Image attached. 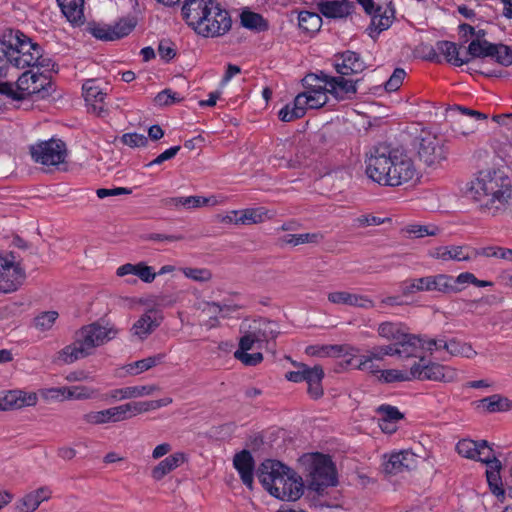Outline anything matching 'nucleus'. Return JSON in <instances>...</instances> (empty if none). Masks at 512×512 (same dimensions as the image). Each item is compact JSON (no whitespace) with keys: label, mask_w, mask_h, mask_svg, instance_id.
I'll use <instances>...</instances> for the list:
<instances>
[{"label":"nucleus","mask_w":512,"mask_h":512,"mask_svg":"<svg viewBox=\"0 0 512 512\" xmlns=\"http://www.w3.org/2000/svg\"><path fill=\"white\" fill-rule=\"evenodd\" d=\"M433 258L441 259L443 261H468L470 256L464 253L463 246H440L430 252Z\"/></svg>","instance_id":"nucleus-30"},{"label":"nucleus","mask_w":512,"mask_h":512,"mask_svg":"<svg viewBox=\"0 0 512 512\" xmlns=\"http://www.w3.org/2000/svg\"><path fill=\"white\" fill-rule=\"evenodd\" d=\"M511 181L500 170L480 171L476 180L472 182L471 191L482 206L493 210V214L502 210L511 197Z\"/></svg>","instance_id":"nucleus-5"},{"label":"nucleus","mask_w":512,"mask_h":512,"mask_svg":"<svg viewBox=\"0 0 512 512\" xmlns=\"http://www.w3.org/2000/svg\"><path fill=\"white\" fill-rule=\"evenodd\" d=\"M496 51L495 43L487 40L473 39L467 48L466 54L470 56V60L474 58H486L493 56Z\"/></svg>","instance_id":"nucleus-34"},{"label":"nucleus","mask_w":512,"mask_h":512,"mask_svg":"<svg viewBox=\"0 0 512 512\" xmlns=\"http://www.w3.org/2000/svg\"><path fill=\"white\" fill-rule=\"evenodd\" d=\"M233 466L238 471L243 484L253 489L255 461L250 451L244 449L234 455Z\"/></svg>","instance_id":"nucleus-17"},{"label":"nucleus","mask_w":512,"mask_h":512,"mask_svg":"<svg viewBox=\"0 0 512 512\" xmlns=\"http://www.w3.org/2000/svg\"><path fill=\"white\" fill-rule=\"evenodd\" d=\"M50 393H52V397L65 396L67 393V398L74 399H89L93 396L94 391L88 387H73V388H55L51 389Z\"/></svg>","instance_id":"nucleus-38"},{"label":"nucleus","mask_w":512,"mask_h":512,"mask_svg":"<svg viewBox=\"0 0 512 512\" xmlns=\"http://www.w3.org/2000/svg\"><path fill=\"white\" fill-rule=\"evenodd\" d=\"M477 444H475L474 440L471 439H462L456 445V450L459 455L482 462L484 457L479 456V451L477 450Z\"/></svg>","instance_id":"nucleus-40"},{"label":"nucleus","mask_w":512,"mask_h":512,"mask_svg":"<svg viewBox=\"0 0 512 512\" xmlns=\"http://www.w3.org/2000/svg\"><path fill=\"white\" fill-rule=\"evenodd\" d=\"M481 255L485 257H496L504 260L512 261V249L502 247H484L481 249Z\"/></svg>","instance_id":"nucleus-57"},{"label":"nucleus","mask_w":512,"mask_h":512,"mask_svg":"<svg viewBox=\"0 0 512 512\" xmlns=\"http://www.w3.org/2000/svg\"><path fill=\"white\" fill-rule=\"evenodd\" d=\"M181 100L182 98H177L172 90L164 89L155 96L154 103L158 106H168Z\"/></svg>","instance_id":"nucleus-61"},{"label":"nucleus","mask_w":512,"mask_h":512,"mask_svg":"<svg viewBox=\"0 0 512 512\" xmlns=\"http://www.w3.org/2000/svg\"><path fill=\"white\" fill-rule=\"evenodd\" d=\"M299 462L305 467L308 489L322 493L327 487L337 484L336 469L329 456L312 453L299 458Z\"/></svg>","instance_id":"nucleus-7"},{"label":"nucleus","mask_w":512,"mask_h":512,"mask_svg":"<svg viewBox=\"0 0 512 512\" xmlns=\"http://www.w3.org/2000/svg\"><path fill=\"white\" fill-rule=\"evenodd\" d=\"M496 51L493 53L491 58L495 59V61L504 67H509L512 65V48L503 43H495Z\"/></svg>","instance_id":"nucleus-46"},{"label":"nucleus","mask_w":512,"mask_h":512,"mask_svg":"<svg viewBox=\"0 0 512 512\" xmlns=\"http://www.w3.org/2000/svg\"><path fill=\"white\" fill-rule=\"evenodd\" d=\"M51 497V490L48 487H40L22 497L17 505L18 512H34L42 502Z\"/></svg>","instance_id":"nucleus-27"},{"label":"nucleus","mask_w":512,"mask_h":512,"mask_svg":"<svg viewBox=\"0 0 512 512\" xmlns=\"http://www.w3.org/2000/svg\"><path fill=\"white\" fill-rule=\"evenodd\" d=\"M299 27L308 32H318L322 26V18L316 12L301 11L298 15Z\"/></svg>","instance_id":"nucleus-37"},{"label":"nucleus","mask_w":512,"mask_h":512,"mask_svg":"<svg viewBox=\"0 0 512 512\" xmlns=\"http://www.w3.org/2000/svg\"><path fill=\"white\" fill-rule=\"evenodd\" d=\"M186 461V455L176 452L160 461L151 471L153 479L159 481Z\"/></svg>","instance_id":"nucleus-29"},{"label":"nucleus","mask_w":512,"mask_h":512,"mask_svg":"<svg viewBox=\"0 0 512 512\" xmlns=\"http://www.w3.org/2000/svg\"><path fill=\"white\" fill-rule=\"evenodd\" d=\"M40 47L23 32L11 31L8 40H0V76L9 64L19 69L34 65Z\"/></svg>","instance_id":"nucleus-6"},{"label":"nucleus","mask_w":512,"mask_h":512,"mask_svg":"<svg viewBox=\"0 0 512 512\" xmlns=\"http://www.w3.org/2000/svg\"><path fill=\"white\" fill-rule=\"evenodd\" d=\"M417 154L427 167L437 168L448 156L445 140L431 133H423L419 137Z\"/></svg>","instance_id":"nucleus-9"},{"label":"nucleus","mask_w":512,"mask_h":512,"mask_svg":"<svg viewBox=\"0 0 512 512\" xmlns=\"http://www.w3.org/2000/svg\"><path fill=\"white\" fill-rule=\"evenodd\" d=\"M61 12L73 25H82L84 17V0H56Z\"/></svg>","instance_id":"nucleus-28"},{"label":"nucleus","mask_w":512,"mask_h":512,"mask_svg":"<svg viewBox=\"0 0 512 512\" xmlns=\"http://www.w3.org/2000/svg\"><path fill=\"white\" fill-rule=\"evenodd\" d=\"M328 93L327 88L322 86L306 92L308 108L318 109L323 107L328 102Z\"/></svg>","instance_id":"nucleus-39"},{"label":"nucleus","mask_w":512,"mask_h":512,"mask_svg":"<svg viewBox=\"0 0 512 512\" xmlns=\"http://www.w3.org/2000/svg\"><path fill=\"white\" fill-rule=\"evenodd\" d=\"M33 86L35 87V94H41L44 97L48 94V90L51 87V78L44 72H34Z\"/></svg>","instance_id":"nucleus-52"},{"label":"nucleus","mask_w":512,"mask_h":512,"mask_svg":"<svg viewBox=\"0 0 512 512\" xmlns=\"http://www.w3.org/2000/svg\"><path fill=\"white\" fill-rule=\"evenodd\" d=\"M83 419L87 423L96 425L127 420L123 404L101 411L89 412L83 416Z\"/></svg>","instance_id":"nucleus-22"},{"label":"nucleus","mask_w":512,"mask_h":512,"mask_svg":"<svg viewBox=\"0 0 512 512\" xmlns=\"http://www.w3.org/2000/svg\"><path fill=\"white\" fill-rule=\"evenodd\" d=\"M377 332L382 338L398 342L407 332V328L402 323L383 322L378 326Z\"/></svg>","instance_id":"nucleus-35"},{"label":"nucleus","mask_w":512,"mask_h":512,"mask_svg":"<svg viewBox=\"0 0 512 512\" xmlns=\"http://www.w3.org/2000/svg\"><path fill=\"white\" fill-rule=\"evenodd\" d=\"M234 219L227 216L229 222L234 221L236 224H254L262 221V214L257 209H245L242 211L240 217H237V212H234Z\"/></svg>","instance_id":"nucleus-47"},{"label":"nucleus","mask_w":512,"mask_h":512,"mask_svg":"<svg viewBox=\"0 0 512 512\" xmlns=\"http://www.w3.org/2000/svg\"><path fill=\"white\" fill-rule=\"evenodd\" d=\"M182 15L186 23L203 37L222 36L232 26L228 11L216 0H186Z\"/></svg>","instance_id":"nucleus-2"},{"label":"nucleus","mask_w":512,"mask_h":512,"mask_svg":"<svg viewBox=\"0 0 512 512\" xmlns=\"http://www.w3.org/2000/svg\"><path fill=\"white\" fill-rule=\"evenodd\" d=\"M406 232L415 238H421L424 236H435L438 234L439 229L436 226L409 225L406 228Z\"/></svg>","instance_id":"nucleus-53"},{"label":"nucleus","mask_w":512,"mask_h":512,"mask_svg":"<svg viewBox=\"0 0 512 512\" xmlns=\"http://www.w3.org/2000/svg\"><path fill=\"white\" fill-rule=\"evenodd\" d=\"M164 358H165V354L160 353L157 355L149 356L147 358L138 360V361L134 362L132 365H130L131 370L133 368H136L137 371H128V373H130L132 375H138V374H140L144 371H147V370L153 368L154 366L162 363Z\"/></svg>","instance_id":"nucleus-41"},{"label":"nucleus","mask_w":512,"mask_h":512,"mask_svg":"<svg viewBox=\"0 0 512 512\" xmlns=\"http://www.w3.org/2000/svg\"><path fill=\"white\" fill-rule=\"evenodd\" d=\"M482 463L488 466L486 470L487 482L490 487L491 492L497 498H504L505 489L504 483L501 480L500 470L502 468L501 461L497 458L495 454L489 452L483 459Z\"/></svg>","instance_id":"nucleus-16"},{"label":"nucleus","mask_w":512,"mask_h":512,"mask_svg":"<svg viewBox=\"0 0 512 512\" xmlns=\"http://www.w3.org/2000/svg\"><path fill=\"white\" fill-rule=\"evenodd\" d=\"M462 288L454 286V277L447 274H437L407 280L404 283L405 295L422 291H438L444 294L458 293Z\"/></svg>","instance_id":"nucleus-8"},{"label":"nucleus","mask_w":512,"mask_h":512,"mask_svg":"<svg viewBox=\"0 0 512 512\" xmlns=\"http://www.w3.org/2000/svg\"><path fill=\"white\" fill-rule=\"evenodd\" d=\"M398 357L408 359L411 357H422L421 353L425 348V340L417 335L406 332L404 336L397 342Z\"/></svg>","instance_id":"nucleus-23"},{"label":"nucleus","mask_w":512,"mask_h":512,"mask_svg":"<svg viewBox=\"0 0 512 512\" xmlns=\"http://www.w3.org/2000/svg\"><path fill=\"white\" fill-rule=\"evenodd\" d=\"M383 471L389 475H396L405 471L398 453L391 454L389 459L383 463Z\"/></svg>","instance_id":"nucleus-56"},{"label":"nucleus","mask_w":512,"mask_h":512,"mask_svg":"<svg viewBox=\"0 0 512 512\" xmlns=\"http://www.w3.org/2000/svg\"><path fill=\"white\" fill-rule=\"evenodd\" d=\"M30 153L35 162L47 166L63 163L67 155L66 145L60 139H50L32 145Z\"/></svg>","instance_id":"nucleus-10"},{"label":"nucleus","mask_w":512,"mask_h":512,"mask_svg":"<svg viewBox=\"0 0 512 512\" xmlns=\"http://www.w3.org/2000/svg\"><path fill=\"white\" fill-rule=\"evenodd\" d=\"M328 300L333 304H342L353 307L370 309L374 307L373 300L367 296L350 293L347 291H335L328 294Z\"/></svg>","instance_id":"nucleus-24"},{"label":"nucleus","mask_w":512,"mask_h":512,"mask_svg":"<svg viewBox=\"0 0 512 512\" xmlns=\"http://www.w3.org/2000/svg\"><path fill=\"white\" fill-rule=\"evenodd\" d=\"M34 71L33 69L23 72L17 79L16 91L23 95L25 98L27 95L35 94V87L33 84Z\"/></svg>","instance_id":"nucleus-42"},{"label":"nucleus","mask_w":512,"mask_h":512,"mask_svg":"<svg viewBox=\"0 0 512 512\" xmlns=\"http://www.w3.org/2000/svg\"><path fill=\"white\" fill-rule=\"evenodd\" d=\"M322 238L317 233H304V234H287L280 238V241L284 244H291L297 246L304 243H317Z\"/></svg>","instance_id":"nucleus-43"},{"label":"nucleus","mask_w":512,"mask_h":512,"mask_svg":"<svg viewBox=\"0 0 512 512\" xmlns=\"http://www.w3.org/2000/svg\"><path fill=\"white\" fill-rule=\"evenodd\" d=\"M319 12L326 18H344L352 13L355 5L348 0L322 1L318 4Z\"/></svg>","instance_id":"nucleus-25"},{"label":"nucleus","mask_w":512,"mask_h":512,"mask_svg":"<svg viewBox=\"0 0 512 512\" xmlns=\"http://www.w3.org/2000/svg\"><path fill=\"white\" fill-rule=\"evenodd\" d=\"M263 488L280 500L296 501L304 492V482L293 469L278 460L266 459L256 470Z\"/></svg>","instance_id":"nucleus-3"},{"label":"nucleus","mask_w":512,"mask_h":512,"mask_svg":"<svg viewBox=\"0 0 512 512\" xmlns=\"http://www.w3.org/2000/svg\"><path fill=\"white\" fill-rule=\"evenodd\" d=\"M362 5L365 12L371 15V24L368 28L369 35L372 38L377 37L382 31L388 29L394 18V10L389 6L385 9L380 5H375L373 0H357Z\"/></svg>","instance_id":"nucleus-12"},{"label":"nucleus","mask_w":512,"mask_h":512,"mask_svg":"<svg viewBox=\"0 0 512 512\" xmlns=\"http://www.w3.org/2000/svg\"><path fill=\"white\" fill-rule=\"evenodd\" d=\"M334 67L340 75L358 74L366 69L361 56L350 50L334 55Z\"/></svg>","instance_id":"nucleus-15"},{"label":"nucleus","mask_w":512,"mask_h":512,"mask_svg":"<svg viewBox=\"0 0 512 512\" xmlns=\"http://www.w3.org/2000/svg\"><path fill=\"white\" fill-rule=\"evenodd\" d=\"M304 116V110L301 107H293L290 104L285 105L278 113V117L283 122H291Z\"/></svg>","instance_id":"nucleus-55"},{"label":"nucleus","mask_w":512,"mask_h":512,"mask_svg":"<svg viewBox=\"0 0 512 512\" xmlns=\"http://www.w3.org/2000/svg\"><path fill=\"white\" fill-rule=\"evenodd\" d=\"M162 320L163 316L159 311L149 309L133 324L131 331L143 340L161 325Z\"/></svg>","instance_id":"nucleus-18"},{"label":"nucleus","mask_w":512,"mask_h":512,"mask_svg":"<svg viewBox=\"0 0 512 512\" xmlns=\"http://www.w3.org/2000/svg\"><path fill=\"white\" fill-rule=\"evenodd\" d=\"M377 413L381 415L380 421L384 423H396L404 417L397 407L391 405L379 406Z\"/></svg>","instance_id":"nucleus-48"},{"label":"nucleus","mask_w":512,"mask_h":512,"mask_svg":"<svg viewBox=\"0 0 512 512\" xmlns=\"http://www.w3.org/2000/svg\"><path fill=\"white\" fill-rule=\"evenodd\" d=\"M183 274L196 282H208L212 279V272L207 268H182Z\"/></svg>","instance_id":"nucleus-49"},{"label":"nucleus","mask_w":512,"mask_h":512,"mask_svg":"<svg viewBox=\"0 0 512 512\" xmlns=\"http://www.w3.org/2000/svg\"><path fill=\"white\" fill-rule=\"evenodd\" d=\"M453 371L448 367L438 363L426 362L424 357H420L411 367V376L417 380L444 381L453 380Z\"/></svg>","instance_id":"nucleus-13"},{"label":"nucleus","mask_w":512,"mask_h":512,"mask_svg":"<svg viewBox=\"0 0 512 512\" xmlns=\"http://www.w3.org/2000/svg\"><path fill=\"white\" fill-rule=\"evenodd\" d=\"M347 363L355 366L359 370L368 371L372 374H381L382 371L379 370L378 366L373 363V360L369 359L364 355L361 357H353L350 360H348Z\"/></svg>","instance_id":"nucleus-51"},{"label":"nucleus","mask_w":512,"mask_h":512,"mask_svg":"<svg viewBox=\"0 0 512 512\" xmlns=\"http://www.w3.org/2000/svg\"><path fill=\"white\" fill-rule=\"evenodd\" d=\"M345 75H340L334 78H331V85L327 88V91L330 95H332L337 101H343L347 99H352L353 96L357 93L356 84L359 80H351L346 79Z\"/></svg>","instance_id":"nucleus-21"},{"label":"nucleus","mask_w":512,"mask_h":512,"mask_svg":"<svg viewBox=\"0 0 512 512\" xmlns=\"http://www.w3.org/2000/svg\"><path fill=\"white\" fill-rule=\"evenodd\" d=\"M437 50L445 56L448 63L455 66H462L470 62V58H461L459 56V47L451 41H438L436 43Z\"/></svg>","instance_id":"nucleus-31"},{"label":"nucleus","mask_w":512,"mask_h":512,"mask_svg":"<svg viewBox=\"0 0 512 512\" xmlns=\"http://www.w3.org/2000/svg\"><path fill=\"white\" fill-rule=\"evenodd\" d=\"M344 351L341 345H312L306 348V353L312 356H330L339 355Z\"/></svg>","instance_id":"nucleus-45"},{"label":"nucleus","mask_w":512,"mask_h":512,"mask_svg":"<svg viewBox=\"0 0 512 512\" xmlns=\"http://www.w3.org/2000/svg\"><path fill=\"white\" fill-rule=\"evenodd\" d=\"M379 380L384 383H393V382L411 381V380H413V377L411 376V369L409 371H402V370H397V369H387V370L381 371Z\"/></svg>","instance_id":"nucleus-44"},{"label":"nucleus","mask_w":512,"mask_h":512,"mask_svg":"<svg viewBox=\"0 0 512 512\" xmlns=\"http://www.w3.org/2000/svg\"><path fill=\"white\" fill-rule=\"evenodd\" d=\"M125 409L126 418L130 419L136 415L148 412L152 410L151 400L150 401H141V402H129L123 404Z\"/></svg>","instance_id":"nucleus-50"},{"label":"nucleus","mask_w":512,"mask_h":512,"mask_svg":"<svg viewBox=\"0 0 512 512\" xmlns=\"http://www.w3.org/2000/svg\"><path fill=\"white\" fill-rule=\"evenodd\" d=\"M405 76H406V72L404 69L396 68L384 85L386 91L393 92V91L398 90L400 88Z\"/></svg>","instance_id":"nucleus-59"},{"label":"nucleus","mask_w":512,"mask_h":512,"mask_svg":"<svg viewBox=\"0 0 512 512\" xmlns=\"http://www.w3.org/2000/svg\"><path fill=\"white\" fill-rule=\"evenodd\" d=\"M118 332L114 325L109 323L103 325L100 321L85 325L75 333L74 342L59 351L58 359L70 364L86 358L92 355L97 347L114 339Z\"/></svg>","instance_id":"nucleus-4"},{"label":"nucleus","mask_w":512,"mask_h":512,"mask_svg":"<svg viewBox=\"0 0 512 512\" xmlns=\"http://www.w3.org/2000/svg\"><path fill=\"white\" fill-rule=\"evenodd\" d=\"M0 256V293L16 291L25 280V272L19 264L15 263V257Z\"/></svg>","instance_id":"nucleus-11"},{"label":"nucleus","mask_w":512,"mask_h":512,"mask_svg":"<svg viewBox=\"0 0 512 512\" xmlns=\"http://www.w3.org/2000/svg\"><path fill=\"white\" fill-rule=\"evenodd\" d=\"M365 163L367 176L384 186H400L411 181L417 173L408 152L386 142L371 147Z\"/></svg>","instance_id":"nucleus-1"},{"label":"nucleus","mask_w":512,"mask_h":512,"mask_svg":"<svg viewBox=\"0 0 512 512\" xmlns=\"http://www.w3.org/2000/svg\"><path fill=\"white\" fill-rule=\"evenodd\" d=\"M479 406H482L489 413L506 412L512 409V401L500 394H493L481 399Z\"/></svg>","instance_id":"nucleus-32"},{"label":"nucleus","mask_w":512,"mask_h":512,"mask_svg":"<svg viewBox=\"0 0 512 512\" xmlns=\"http://www.w3.org/2000/svg\"><path fill=\"white\" fill-rule=\"evenodd\" d=\"M57 318L58 313L56 311L43 312L35 318V327L42 331L49 330Z\"/></svg>","instance_id":"nucleus-54"},{"label":"nucleus","mask_w":512,"mask_h":512,"mask_svg":"<svg viewBox=\"0 0 512 512\" xmlns=\"http://www.w3.org/2000/svg\"><path fill=\"white\" fill-rule=\"evenodd\" d=\"M255 345L258 348L259 338L255 337L254 333L250 331L240 338L239 348L236 351L248 352Z\"/></svg>","instance_id":"nucleus-62"},{"label":"nucleus","mask_w":512,"mask_h":512,"mask_svg":"<svg viewBox=\"0 0 512 512\" xmlns=\"http://www.w3.org/2000/svg\"><path fill=\"white\" fill-rule=\"evenodd\" d=\"M158 53L163 60L169 62L175 57L176 50L169 40H162L158 45Z\"/></svg>","instance_id":"nucleus-64"},{"label":"nucleus","mask_w":512,"mask_h":512,"mask_svg":"<svg viewBox=\"0 0 512 512\" xmlns=\"http://www.w3.org/2000/svg\"><path fill=\"white\" fill-rule=\"evenodd\" d=\"M254 323L257 324V326L254 327L252 332L255 337L259 338V349L262 348L263 342L268 343L270 340H274L279 334L277 325L272 321L263 319L255 321Z\"/></svg>","instance_id":"nucleus-33"},{"label":"nucleus","mask_w":512,"mask_h":512,"mask_svg":"<svg viewBox=\"0 0 512 512\" xmlns=\"http://www.w3.org/2000/svg\"><path fill=\"white\" fill-rule=\"evenodd\" d=\"M121 142L131 148L145 147L148 144V139L143 134L139 133H125L121 137Z\"/></svg>","instance_id":"nucleus-58"},{"label":"nucleus","mask_w":512,"mask_h":512,"mask_svg":"<svg viewBox=\"0 0 512 512\" xmlns=\"http://www.w3.org/2000/svg\"><path fill=\"white\" fill-rule=\"evenodd\" d=\"M5 410L20 409L25 406H34L37 403L35 393H26L20 390L7 391L1 396Z\"/></svg>","instance_id":"nucleus-26"},{"label":"nucleus","mask_w":512,"mask_h":512,"mask_svg":"<svg viewBox=\"0 0 512 512\" xmlns=\"http://www.w3.org/2000/svg\"><path fill=\"white\" fill-rule=\"evenodd\" d=\"M234 357L247 366H255L263 360V355L260 352L250 354L248 352L235 351Z\"/></svg>","instance_id":"nucleus-60"},{"label":"nucleus","mask_w":512,"mask_h":512,"mask_svg":"<svg viewBox=\"0 0 512 512\" xmlns=\"http://www.w3.org/2000/svg\"><path fill=\"white\" fill-rule=\"evenodd\" d=\"M240 20L243 27L257 32L266 31L269 27L261 14L252 11H243Z\"/></svg>","instance_id":"nucleus-36"},{"label":"nucleus","mask_w":512,"mask_h":512,"mask_svg":"<svg viewBox=\"0 0 512 512\" xmlns=\"http://www.w3.org/2000/svg\"><path fill=\"white\" fill-rule=\"evenodd\" d=\"M134 18H122L115 25L92 24L89 27L90 33L97 39L103 41H114L130 34L136 26Z\"/></svg>","instance_id":"nucleus-14"},{"label":"nucleus","mask_w":512,"mask_h":512,"mask_svg":"<svg viewBox=\"0 0 512 512\" xmlns=\"http://www.w3.org/2000/svg\"><path fill=\"white\" fill-rule=\"evenodd\" d=\"M157 385L130 386L124 388L113 389L105 394V400L120 401L133 399L153 394L158 391Z\"/></svg>","instance_id":"nucleus-20"},{"label":"nucleus","mask_w":512,"mask_h":512,"mask_svg":"<svg viewBox=\"0 0 512 512\" xmlns=\"http://www.w3.org/2000/svg\"><path fill=\"white\" fill-rule=\"evenodd\" d=\"M82 89L86 103L92 107L93 111L98 116H103V114L107 112L104 105L106 93L99 88L96 84V80H86Z\"/></svg>","instance_id":"nucleus-19"},{"label":"nucleus","mask_w":512,"mask_h":512,"mask_svg":"<svg viewBox=\"0 0 512 512\" xmlns=\"http://www.w3.org/2000/svg\"><path fill=\"white\" fill-rule=\"evenodd\" d=\"M136 267L134 275L138 276L143 282L151 283L155 279L156 273L153 272L152 267L144 263H138Z\"/></svg>","instance_id":"nucleus-63"}]
</instances>
